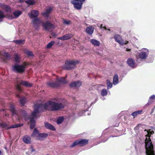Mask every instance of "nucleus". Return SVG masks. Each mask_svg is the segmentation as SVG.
Returning a JSON list of instances; mask_svg holds the SVG:
<instances>
[{
	"instance_id": "nucleus-1",
	"label": "nucleus",
	"mask_w": 155,
	"mask_h": 155,
	"mask_svg": "<svg viewBox=\"0 0 155 155\" xmlns=\"http://www.w3.org/2000/svg\"><path fill=\"white\" fill-rule=\"evenodd\" d=\"M65 106V104L62 103L49 100L44 104L40 103L35 104L34 108L40 113L43 111L44 109L49 111L60 110L64 108Z\"/></svg>"
},
{
	"instance_id": "nucleus-2",
	"label": "nucleus",
	"mask_w": 155,
	"mask_h": 155,
	"mask_svg": "<svg viewBox=\"0 0 155 155\" xmlns=\"http://www.w3.org/2000/svg\"><path fill=\"white\" fill-rule=\"evenodd\" d=\"M148 134L146 135V137L145 140V146L147 155H155L154 151L153 150V145L150 137V135Z\"/></svg>"
},
{
	"instance_id": "nucleus-3",
	"label": "nucleus",
	"mask_w": 155,
	"mask_h": 155,
	"mask_svg": "<svg viewBox=\"0 0 155 155\" xmlns=\"http://www.w3.org/2000/svg\"><path fill=\"white\" fill-rule=\"evenodd\" d=\"M79 62L80 61L78 60H67L66 61L65 64L63 67V68L66 70H72L74 68L76 65L79 63Z\"/></svg>"
},
{
	"instance_id": "nucleus-4",
	"label": "nucleus",
	"mask_w": 155,
	"mask_h": 155,
	"mask_svg": "<svg viewBox=\"0 0 155 155\" xmlns=\"http://www.w3.org/2000/svg\"><path fill=\"white\" fill-rule=\"evenodd\" d=\"M39 14L38 11L35 10H31L30 15L29 13L28 14L30 18H34V19H33L32 23L35 25H38L39 24V22L41 21L39 18H37Z\"/></svg>"
},
{
	"instance_id": "nucleus-5",
	"label": "nucleus",
	"mask_w": 155,
	"mask_h": 155,
	"mask_svg": "<svg viewBox=\"0 0 155 155\" xmlns=\"http://www.w3.org/2000/svg\"><path fill=\"white\" fill-rule=\"evenodd\" d=\"M28 65V64L26 62H24L22 65L15 64L12 67V70L14 72L22 73L25 71V66Z\"/></svg>"
},
{
	"instance_id": "nucleus-6",
	"label": "nucleus",
	"mask_w": 155,
	"mask_h": 155,
	"mask_svg": "<svg viewBox=\"0 0 155 155\" xmlns=\"http://www.w3.org/2000/svg\"><path fill=\"white\" fill-rule=\"evenodd\" d=\"M88 143V140L87 139H78L74 142L71 145V147L78 145L79 147L84 146Z\"/></svg>"
},
{
	"instance_id": "nucleus-7",
	"label": "nucleus",
	"mask_w": 155,
	"mask_h": 155,
	"mask_svg": "<svg viewBox=\"0 0 155 155\" xmlns=\"http://www.w3.org/2000/svg\"><path fill=\"white\" fill-rule=\"evenodd\" d=\"M23 124H15L12 125L10 127H8V124L5 123H0V127L2 128H5L6 129H9L11 128H14L20 127L23 126Z\"/></svg>"
},
{
	"instance_id": "nucleus-8",
	"label": "nucleus",
	"mask_w": 155,
	"mask_h": 155,
	"mask_svg": "<svg viewBox=\"0 0 155 155\" xmlns=\"http://www.w3.org/2000/svg\"><path fill=\"white\" fill-rule=\"evenodd\" d=\"M115 41L122 45H126L128 43V41L123 40L121 37L118 35H115L114 37Z\"/></svg>"
},
{
	"instance_id": "nucleus-9",
	"label": "nucleus",
	"mask_w": 155,
	"mask_h": 155,
	"mask_svg": "<svg viewBox=\"0 0 155 155\" xmlns=\"http://www.w3.org/2000/svg\"><path fill=\"white\" fill-rule=\"evenodd\" d=\"M42 23V25L44 28L46 30H49L50 29L54 28V25L48 21H46L44 23L42 21L41 22H39V24Z\"/></svg>"
},
{
	"instance_id": "nucleus-10",
	"label": "nucleus",
	"mask_w": 155,
	"mask_h": 155,
	"mask_svg": "<svg viewBox=\"0 0 155 155\" xmlns=\"http://www.w3.org/2000/svg\"><path fill=\"white\" fill-rule=\"evenodd\" d=\"M52 11V8L50 7L49 8L46 9L45 12H42L41 15L45 18H48Z\"/></svg>"
},
{
	"instance_id": "nucleus-11",
	"label": "nucleus",
	"mask_w": 155,
	"mask_h": 155,
	"mask_svg": "<svg viewBox=\"0 0 155 155\" xmlns=\"http://www.w3.org/2000/svg\"><path fill=\"white\" fill-rule=\"evenodd\" d=\"M48 136V134L45 133H39L36 136V140H43Z\"/></svg>"
},
{
	"instance_id": "nucleus-12",
	"label": "nucleus",
	"mask_w": 155,
	"mask_h": 155,
	"mask_svg": "<svg viewBox=\"0 0 155 155\" xmlns=\"http://www.w3.org/2000/svg\"><path fill=\"white\" fill-rule=\"evenodd\" d=\"M73 36V35L71 34H68L58 38V39L64 41L65 40L70 39Z\"/></svg>"
},
{
	"instance_id": "nucleus-13",
	"label": "nucleus",
	"mask_w": 155,
	"mask_h": 155,
	"mask_svg": "<svg viewBox=\"0 0 155 155\" xmlns=\"http://www.w3.org/2000/svg\"><path fill=\"white\" fill-rule=\"evenodd\" d=\"M82 84V82L79 81H73L70 84V87H78L81 85Z\"/></svg>"
},
{
	"instance_id": "nucleus-14",
	"label": "nucleus",
	"mask_w": 155,
	"mask_h": 155,
	"mask_svg": "<svg viewBox=\"0 0 155 155\" xmlns=\"http://www.w3.org/2000/svg\"><path fill=\"white\" fill-rule=\"evenodd\" d=\"M47 84L48 86L52 88L59 87L60 86V83L58 82H49Z\"/></svg>"
},
{
	"instance_id": "nucleus-15",
	"label": "nucleus",
	"mask_w": 155,
	"mask_h": 155,
	"mask_svg": "<svg viewBox=\"0 0 155 155\" xmlns=\"http://www.w3.org/2000/svg\"><path fill=\"white\" fill-rule=\"evenodd\" d=\"M20 85L28 87H31L33 86L32 84L31 83H29L27 81L23 80L21 81Z\"/></svg>"
},
{
	"instance_id": "nucleus-16",
	"label": "nucleus",
	"mask_w": 155,
	"mask_h": 155,
	"mask_svg": "<svg viewBox=\"0 0 155 155\" xmlns=\"http://www.w3.org/2000/svg\"><path fill=\"white\" fill-rule=\"evenodd\" d=\"M23 141L26 144H30L31 142V137L27 135H26L23 137Z\"/></svg>"
},
{
	"instance_id": "nucleus-17",
	"label": "nucleus",
	"mask_w": 155,
	"mask_h": 155,
	"mask_svg": "<svg viewBox=\"0 0 155 155\" xmlns=\"http://www.w3.org/2000/svg\"><path fill=\"white\" fill-rule=\"evenodd\" d=\"M45 127L47 129L53 131H55L56 130V129L54 127L48 122H45Z\"/></svg>"
},
{
	"instance_id": "nucleus-18",
	"label": "nucleus",
	"mask_w": 155,
	"mask_h": 155,
	"mask_svg": "<svg viewBox=\"0 0 155 155\" xmlns=\"http://www.w3.org/2000/svg\"><path fill=\"white\" fill-rule=\"evenodd\" d=\"M2 56L5 57L6 58L5 59L2 58L3 61L4 62L5 61V60H10L11 59V56L8 52H2Z\"/></svg>"
},
{
	"instance_id": "nucleus-19",
	"label": "nucleus",
	"mask_w": 155,
	"mask_h": 155,
	"mask_svg": "<svg viewBox=\"0 0 155 155\" xmlns=\"http://www.w3.org/2000/svg\"><path fill=\"white\" fill-rule=\"evenodd\" d=\"M39 112H38L37 110L35 109V108H34V110L33 112H32L31 113V118H33L34 119L37 118L39 117V116L38 115V113Z\"/></svg>"
},
{
	"instance_id": "nucleus-20",
	"label": "nucleus",
	"mask_w": 155,
	"mask_h": 155,
	"mask_svg": "<svg viewBox=\"0 0 155 155\" xmlns=\"http://www.w3.org/2000/svg\"><path fill=\"white\" fill-rule=\"evenodd\" d=\"M127 64L130 67L133 68L135 64V61L132 58H129L127 61Z\"/></svg>"
},
{
	"instance_id": "nucleus-21",
	"label": "nucleus",
	"mask_w": 155,
	"mask_h": 155,
	"mask_svg": "<svg viewBox=\"0 0 155 155\" xmlns=\"http://www.w3.org/2000/svg\"><path fill=\"white\" fill-rule=\"evenodd\" d=\"M94 31V28L92 26L87 27L86 30L87 33L90 35H92Z\"/></svg>"
},
{
	"instance_id": "nucleus-22",
	"label": "nucleus",
	"mask_w": 155,
	"mask_h": 155,
	"mask_svg": "<svg viewBox=\"0 0 155 155\" xmlns=\"http://www.w3.org/2000/svg\"><path fill=\"white\" fill-rule=\"evenodd\" d=\"M139 57L141 59H145L147 57V53L145 52H141L139 54Z\"/></svg>"
},
{
	"instance_id": "nucleus-23",
	"label": "nucleus",
	"mask_w": 155,
	"mask_h": 155,
	"mask_svg": "<svg viewBox=\"0 0 155 155\" xmlns=\"http://www.w3.org/2000/svg\"><path fill=\"white\" fill-rule=\"evenodd\" d=\"M20 112L21 117L24 118L25 120H26L28 117V114L26 111L22 110L20 111Z\"/></svg>"
},
{
	"instance_id": "nucleus-24",
	"label": "nucleus",
	"mask_w": 155,
	"mask_h": 155,
	"mask_svg": "<svg viewBox=\"0 0 155 155\" xmlns=\"http://www.w3.org/2000/svg\"><path fill=\"white\" fill-rule=\"evenodd\" d=\"M30 128L31 129H33L35 126L36 121L33 118H31L30 119Z\"/></svg>"
},
{
	"instance_id": "nucleus-25",
	"label": "nucleus",
	"mask_w": 155,
	"mask_h": 155,
	"mask_svg": "<svg viewBox=\"0 0 155 155\" xmlns=\"http://www.w3.org/2000/svg\"><path fill=\"white\" fill-rule=\"evenodd\" d=\"M66 77H62L59 78H57L56 80L57 81V82L59 83H62L63 84H67L68 83V81L65 79Z\"/></svg>"
},
{
	"instance_id": "nucleus-26",
	"label": "nucleus",
	"mask_w": 155,
	"mask_h": 155,
	"mask_svg": "<svg viewBox=\"0 0 155 155\" xmlns=\"http://www.w3.org/2000/svg\"><path fill=\"white\" fill-rule=\"evenodd\" d=\"M10 110L13 115H18V112L15 110L13 105L11 104L10 105Z\"/></svg>"
},
{
	"instance_id": "nucleus-27",
	"label": "nucleus",
	"mask_w": 155,
	"mask_h": 155,
	"mask_svg": "<svg viewBox=\"0 0 155 155\" xmlns=\"http://www.w3.org/2000/svg\"><path fill=\"white\" fill-rule=\"evenodd\" d=\"M20 101V104L21 106H24V104L26 102V99L25 97H22L20 98L19 100Z\"/></svg>"
},
{
	"instance_id": "nucleus-28",
	"label": "nucleus",
	"mask_w": 155,
	"mask_h": 155,
	"mask_svg": "<svg viewBox=\"0 0 155 155\" xmlns=\"http://www.w3.org/2000/svg\"><path fill=\"white\" fill-rule=\"evenodd\" d=\"M155 99V95H153L151 96L149 98V99L147 103L146 104L147 105H149L152 104L153 102V100Z\"/></svg>"
},
{
	"instance_id": "nucleus-29",
	"label": "nucleus",
	"mask_w": 155,
	"mask_h": 155,
	"mask_svg": "<svg viewBox=\"0 0 155 155\" xmlns=\"http://www.w3.org/2000/svg\"><path fill=\"white\" fill-rule=\"evenodd\" d=\"M90 41L91 43L94 46H99L100 45L99 42L94 39H92Z\"/></svg>"
},
{
	"instance_id": "nucleus-30",
	"label": "nucleus",
	"mask_w": 155,
	"mask_h": 155,
	"mask_svg": "<svg viewBox=\"0 0 155 155\" xmlns=\"http://www.w3.org/2000/svg\"><path fill=\"white\" fill-rule=\"evenodd\" d=\"M13 42L16 44L20 45L22 44H24L25 42V40H17L13 41Z\"/></svg>"
},
{
	"instance_id": "nucleus-31",
	"label": "nucleus",
	"mask_w": 155,
	"mask_h": 155,
	"mask_svg": "<svg viewBox=\"0 0 155 155\" xmlns=\"http://www.w3.org/2000/svg\"><path fill=\"white\" fill-rule=\"evenodd\" d=\"M118 82V76L116 74L113 77V84L114 85L117 84Z\"/></svg>"
},
{
	"instance_id": "nucleus-32",
	"label": "nucleus",
	"mask_w": 155,
	"mask_h": 155,
	"mask_svg": "<svg viewBox=\"0 0 155 155\" xmlns=\"http://www.w3.org/2000/svg\"><path fill=\"white\" fill-rule=\"evenodd\" d=\"M7 12H11L12 10L11 8L8 5H5L3 9Z\"/></svg>"
},
{
	"instance_id": "nucleus-33",
	"label": "nucleus",
	"mask_w": 155,
	"mask_h": 155,
	"mask_svg": "<svg viewBox=\"0 0 155 155\" xmlns=\"http://www.w3.org/2000/svg\"><path fill=\"white\" fill-rule=\"evenodd\" d=\"M22 14V12L16 10L13 12V15L15 17V18H18L20 15Z\"/></svg>"
},
{
	"instance_id": "nucleus-34",
	"label": "nucleus",
	"mask_w": 155,
	"mask_h": 155,
	"mask_svg": "<svg viewBox=\"0 0 155 155\" xmlns=\"http://www.w3.org/2000/svg\"><path fill=\"white\" fill-rule=\"evenodd\" d=\"M7 18V16L4 15V12L0 10V22L2 21L3 18Z\"/></svg>"
},
{
	"instance_id": "nucleus-35",
	"label": "nucleus",
	"mask_w": 155,
	"mask_h": 155,
	"mask_svg": "<svg viewBox=\"0 0 155 155\" xmlns=\"http://www.w3.org/2000/svg\"><path fill=\"white\" fill-rule=\"evenodd\" d=\"M142 112V110H139L136 111L134 112H133L131 114V115L133 117H136L138 115L141 114Z\"/></svg>"
},
{
	"instance_id": "nucleus-36",
	"label": "nucleus",
	"mask_w": 155,
	"mask_h": 155,
	"mask_svg": "<svg viewBox=\"0 0 155 155\" xmlns=\"http://www.w3.org/2000/svg\"><path fill=\"white\" fill-rule=\"evenodd\" d=\"M64 120V116H61L58 117L57 119L56 122L58 124H61Z\"/></svg>"
},
{
	"instance_id": "nucleus-37",
	"label": "nucleus",
	"mask_w": 155,
	"mask_h": 155,
	"mask_svg": "<svg viewBox=\"0 0 155 155\" xmlns=\"http://www.w3.org/2000/svg\"><path fill=\"white\" fill-rule=\"evenodd\" d=\"M39 132L37 129L36 128H35L32 133L31 135V137H36L37 136L38 134H39Z\"/></svg>"
},
{
	"instance_id": "nucleus-38",
	"label": "nucleus",
	"mask_w": 155,
	"mask_h": 155,
	"mask_svg": "<svg viewBox=\"0 0 155 155\" xmlns=\"http://www.w3.org/2000/svg\"><path fill=\"white\" fill-rule=\"evenodd\" d=\"M14 60L15 62L17 63H20V61L19 56L18 54H15L14 56Z\"/></svg>"
},
{
	"instance_id": "nucleus-39",
	"label": "nucleus",
	"mask_w": 155,
	"mask_h": 155,
	"mask_svg": "<svg viewBox=\"0 0 155 155\" xmlns=\"http://www.w3.org/2000/svg\"><path fill=\"white\" fill-rule=\"evenodd\" d=\"M26 3L30 5H33L35 3V0H27L25 1Z\"/></svg>"
},
{
	"instance_id": "nucleus-40",
	"label": "nucleus",
	"mask_w": 155,
	"mask_h": 155,
	"mask_svg": "<svg viewBox=\"0 0 155 155\" xmlns=\"http://www.w3.org/2000/svg\"><path fill=\"white\" fill-rule=\"evenodd\" d=\"M55 44V42L54 41H51L49 42L47 45L46 48H51V47Z\"/></svg>"
},
{
	"instance_id": "nucleus-41",
	"label": "nucleus",
	"mask_w": 155,
	"mask_h": 155,
	"mask_svg": "<svg viewBox=\"0 0 155 155\" xmlns=\"http://www.w3.org/2000/svg\"><path fill=\"white\" fill-rule=\"evenodd\" d=\"M107 85L108 89H110L112 86V84L109 80H107Z\"/></svg>"
},
{
	"instance_id": "nucleus-42",
	"label": "nucleus",
	"mask_w": 155,
	"mask_h": 155,
	"mask_svg": "<svg viewBox=\"0 0 155 155\" xmlns=\"http://www.w3.org/2000/svg\"><path fill=\"white\" fill-rule=\"evenodd\" d=\"M25 53L28 55V57L34 56V54L31 51L28 50H26L25 51Z\"/></svg>"
},
{
	"instance_id": "nucleus-43",
	"label": "nucleus",
	"mask_w": 155,
	"mask_h": 155,
	"mask_svg": "<svg viewBox=\"0 0 155 155\" xmlns=\"http://www.w3.org/2000/svg\"><path fill=\"white\" fill-rule=\"evenodd\" d=\"M101 94L103 96H106L107 94V91L106 89H103L101 91Z\"/></svg>"
},
{
	"instance_id": "nucleus-44",
	"label": "nucleus",
	"mask_w": 155,
	"mask_h": 155,
	"mask_svg": "<svg viewBox=\"0 0 155 155\" xmlns=\"http://www.w3.org/2000/svg\"><path fill=\"white\" fill-rule=\"evenodd\" d=\"M16 89L18 90L20 92L22 91V90L19 84H18L16 86Z\"/></svg>"
},
{
	"instance_id": "nucleus-45",
	"label": "nucleus",
	"mask_w": 155,
	"mask_h": 155,
	"mask_svg": "<svg viewBox=\"0 0 155 155\" xmlns=\"http://www.w3.org/2000/svg\"><path fill=\"white\" fill-rule=\"evenodd\" d=\"M63 23L64 24H66L67 25H70L71 24V21H67L66 20H64L63 21Z\"/></svg>"
},
{
	"instance_id": "nucleus-46",
	"label": "nucleus",
	"mask_w": 155,
	"mask_h": 155,
	"mask_svg": "<svg viewBox=\"0 0 155 155\" xmlns=\"http://www.w3.org/2000/svg\"><path fill=\"white\" fill-rule=\"evenodd\" d=\"M149 130V131H147V130L145 129L144 130V131H147V133H149V134L150 135L151 134H154V131L153 130Z\"/></svg>"
},
{
	"instance_id": "nucleus-47",
	"label": "nucleus",
	"mask_w": 155,
	"mask_h": 155,
	"mask_svg": "<svg viewBox=\"0 0 155 155\" xmlns=\"http://www.w3.org/2000/svg\"><path fill=\"white\" fill-rule=\"evenodd\" d=\"M5 4L4 3H0V7H2V8L3 9L4 5H5Z\"/></svg>"
},
{
	"instance_id": "nucleus-48",
	"label": "nucleus",
	"mask_w": 155,
	"mask_h": 155,
	"mask_svg": "<svg viewBox=\"0 0 155 155\" xmlns=\"http://www.w3.org/2000/svg\"><path fill=\"white\" fill-rule=\"evenodd\" d=\"M101 28H103L105 30H107V29L106 28V27H103V25H101Z\"/></svg>"
},
{
	"instance_id": "nucleus-49",
	"label": "nucleus",
	"mask_w": 155,
	"mask_h": 155,
	"mask_svg": "<svg viewBox=\"0 0 155 155\" xmlns=\"http://www.w3.org/2000/svg\"><path fill=\"white\" fill-rule=\"evenodd\" d=\"M154 109H153V108L152 109L150 114H151L152 113H153L154 111Z\"/></svg>"
},
{
	"instance_id": "nucleus-50",
	"label": "nucleus",
	"mask_w": 155,
	"mask_h": 155,
	"mask_svg": "<svg viewBox=\"0 0 155 155\" xmlns=\"http://www.w3.org/2000/svg\"><path fill=\"white\" fill-rule=\"evenodd\" d=\"M131 49H128V48H127L126 49V51H131Z\"/></svg>"
},
{
	"instance_id": "nucleus-51",
	"label": "nucleus",
	"mask_w": 155,
	"mask_h": 155,
	"mask_svg": "<svg viewBox=\"0 0 155 155\" xmlns=\"http://www.w3.org/2000/svg\"><path fill=\"white\" fill-rule=\"evenodd\" d=\"M35 151V150L34 149L32 148L31 150V152H34Z\"/></svg>"
},
{
	"instance_id": "nucleus-52",
	"label": "nucleus",
	"mask_w": 155,
	"mask_h": 155,
	"mask_svg": "<svg viewBox=\"0 0 155 155\" xmlns=\"http://www.w3.org/2000/svg\"><path fill=\"white\" fill-rule=\"evenodd\" d=\"M16 96L18 97H20L19 94H16Z\"/></svg>"
},
{
	"instance_id": "nucleus-53",
	"label": "nucleus",
	"mask_w": 155,
	"mask_h": 155,
	"mask_svg": "<svg viewBox=\"0 0 155 155\" xmlns=\"http://www.w3.org/2000/svg\"><path fill=\"white\" fill-rule=\"evenodd\" d=\"M19 1L20 2H23V0H19Z\"/></svg>"
},
{
	"instance_id": "nucleus-54",
	"label": "nucleus",
	"mask_w": 155,
	"mask_h": 155,
	"mask_svg": "<svg viewBox=\"0 0 155 155\" xmlns=\"http://www.w3.org/2000/svg\"><path fill=\"white\" fill-rule=\"evenodd\" d=\"M2 154V152L0 150V155H2V154Z\"/></svg>"
},
{
	"instance_id": "nucleus-55",
	"label": "nucleus",
	"mask_w": 155,
	"mask_h": 155,
	"mask_svg": "<svg viewBox=\"0 0 155 155\" xmlns=\"http://www.w3.org/2000/svg\"><path fill=\"white\" fill-rule=\"evenodd\" d=\"M11 18H14L12 17V15L11 16Z\"/></svg>"
},
{
	"instance_id": "nucleus-56",
	"label": "nucleus",
	"mask_w": 155,
	"mask_h": 155,
	"mask_svg": "<svg viewBox=\"0 0 155 155\" xmlns=\"http://www.w3.org/2000/svg\"><path fill=\"white\" fill-rule=\"evenodd\" d=\"M2 55V53L0 52V56Z\"/></svg>"
},
{
	"instance_id": "nucleus-57",
	"label": "nucleus",
	"mask_w": 155,
	"mask_h": 155,
	"mask_svg": "<svg viewBox=\"0 0 155 155\" xmlns=\"http://www.w3.org/2000/svg\"><path fill=\"white\" fill-rule=\"evenodd\" d=\"M154 118L155 119V114H154Z\"/></svg>"
},
{
	"instance_id": "nucleus-58",
	"label": "nucleus",
	"mask_w": 155,
	"mask_h": 155,
	"mask_svg": "<svg viewBox=\"0 0 155 155\" xmlns=\"http://www.w3.org/2000/svg\"><path fill=\"white\" fill-rule=\"evenodd\" d=\"M108 30L109 31H110V29H109Z\"/></svg>"
}]
</instances>
